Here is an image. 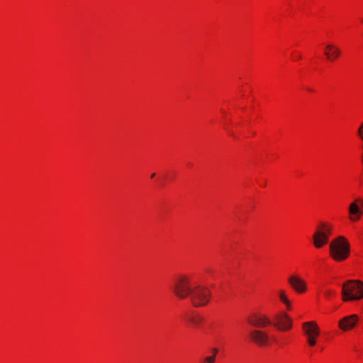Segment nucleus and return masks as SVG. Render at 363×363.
I'll return each instance as SVG.
<instances>
[{"label": "nucleus", "mask_w": 363, "mask_h": 363, "mask_svg": "<svg viewBox=\"0 0 363 363\" xmlns=\"http://www.w3.org/2000/svg\"><path fill=\"white\" fill-rule=\"evenodd\" d=\"M357 136L360 141H363V121L360 123L357 128Z\"/></svg>", "instance_id": "dca6fc26"}, {"label": "nucleus", "mask_w": 363, "mask_h": 363, "mask_svg": "<svg viewBox=\"0 0 363 363\" xmlns=\"http://www.w3.org/2000/svg\"><path fill=\"white\" fill-rule=\"evenodd\" d=\"M292 325V319L285 311L278 313L274 318V325L280 331H288L291 330Z\"/></svg>", "instance_id": "9d476101"}, {"label": "nucleus", "mask_w": 363, "mask_h": 363, "mask_svg": "<svg viewBox=\"0 0 363 363\" xmlns=\"http://www.w3.org/2000/svg\"><path fill=\"white\" fill-rule=\"evenodd\" d=\"M250 341L259 347H270L274 340V337L267 332L259 329H252L248 335Z\"/></svg>", "instance_id": "423d86ee"}, {"label": "nucleus", "mask_w": 363, "mask_h": 363, "mask_svg": "<svg viewBox=\"0 0 363 363\" xmlns=\"http://www.w3.org/2000/svg\"><path fill=\"white\" fill-rule=\"evenodd\" d=\"M174 295L181 299L190 297L191 303L195 307L206 306L210 300L209 290L201 285L191 286V279L186 275L177 277L172 286Z\"/></svg>", "instance_id": "f257e3e1"}, {"label": "nucleus", "mask_w": 363, "mask_h": 363, "mask_svg": "<svg viewBox=\"0 0 363 363\" xmlns=\"http://www.w3.org/2000/svg\"><path fill=\"white\" fill-rule=\"evenodd\" d=\"M363 298V281L351 279L342 286V300L344 302L357 301Z\"/></svg>", "instance_id": "7ed1b4c3"}, {"label": "nucleus", "mask_w": 363, "mask_h": 363, "mask_svg": "<svg viewBox=\"0 0 363 363\" xmlns=\"http://www.w3.org/2000/svg\"><path fill=\"white\" fill-rule=\"evenodd\" d=\"M362 144L360 145V150H361V162L363 165V140L361 141Z\"/></svg>", "instance_id": "f3484780"}, {"label": "nucleus", "mask_w": 363, "mask_h": 363, "mask_svg": "<svg viewBox=\"0 0 363 363\" xmlns=\"http://www.w3.org/2000/svg\"><path fill=\"white\" fill-rule=\"evenodd\" d=\"M276 294L279 302L284 306L286 311H291L293 309V302L289 298L288 290L284 288L279 289Z\"/></svg>", "instance_id": "ddd939ff"}, {"label": "nucleus", "mask_w": 363, "mask_h": 363, "mask_svg": "<svg viewBox=\"0 0 363 363\" xmlns=\"http://www.w3.org/2000/svg\"><path fill=\"white\" fill-rule=\"evenodd\" d=\"M350 255V244L344 236L333 239L330 243V255L336 262L346 260Z\"/></svg>", "instance_id": "f03ea898"}, {"label": "nucleus", "mask_w": 363, "mask_h": 363, "mask_svg": "<svg viewBox=\"0 0 363 363\" xmlns=\"http://www.w3.org/2000/svg\"><path fill=\"white\" fill-rule=\"evenodd\" d=\"M189 320L194 325L198 326L203 321V317L199 314H194L189 318Z\"/></svg>", "instance_id": "2eb2a0df"}, {"label": "nucleus", "mask_w": 363, "mask_h": 363, "mask_svg": "<svg viewBox=\"0 0 363 363\" xmlns=\"http://www.w3.org/2000/svg\"><path fill=\"white\" fill-rule=\"evenodd\" d=\"M288 284L297 294H306L308 290L307 281L298 274H293L287 279Z\"/></svg>", "instance_id": "1a4fd4ad"}, {"label": "nucleus", "mask_w": 363, "mask_h": 363, "mask_svg": "<svg viewBox=\"0 0 363 363\" xmlns=\"http://www.w3.org/2000/svg\"><path fill=\"white\" fill-rule=\"evenodd\" d=\"M218 352V350L217 348H213L211 350L212 354L203 358L200 363H214Z\"/></svg>", "instance_id": "4468645a"}, {"label": "nucleus", "mask_w": 363, "mask_h": 363, "mask_svg": "<svg viewBox=\"0 0 363 363\" xmlns=\"http://www.w3.org/2000/svg\"><path fill=\"white\" fill-rule=\"evenodd\" d=\"M363 214V199L358 198L352 202L349 206L348 218L352 222H357L360 220Z\"/></svg>", "instance_id": "9b49d317"}, {"label": "nucleus", "mask_w": 363, "mask_h": 363, "mask_svg": "<svg viewBox=\"0 0 363 363\" xmlns=\"http://www.w3.org/2000/svg\"><path fill=\"white\" fill-rule=\"evenodd\" d=\"M359 321V317L357 314H351L339 320L338 328L342 332H347L356 328Z\"/></svg>", "instance_id": "f8f14e48"}, {"label": "nucleus", "mask_w": 363, "mask_h": 363, "mask_svg": "<svg viewBox=\"0 0 363 363\" xmlns=\"http://www.w3.org/2000/svg\"><path fill=\"white\" fill-rule=\"evenodd\" d=\"M323 53L327 61L333 62L340 57L342 50L337 43L328 41L323 44Z\"/></svg>", "instance_id": "6e6552de"}, {"label": "nucleus", "mask_w": 363, "mask_h": 363, "mask_svg": "<svg viewBox=\"0 0 363 363\" xmlns=\"http://www.w3.org/2000/svg\"><path fill=\"white\" fill-rule=\"evenodd\" d=\"M302 330L309 347H314L318 344L321 330L315 320L305 322L302 324Z\"/></svg>", "instance_id": "39448f33"}, {"label": "nucleus", "mask_w": 363, "mask_h": 363, "mask_svg": "<svg viewBox=\"0 0 363 363\" xmlns=\"http://www.w3.org/2000/svg\"><path fill=\"white\" fill-rule=\"evenodd\" d=\"M333 228V225L328 222H322L317 225L312 237L313 244L315 248H322L328 242Z\"/></svg>", "instance_id": "20e7f679"}, {"label": "nucleus", "mask_w": 363, "mask_h": 363, "mask_svg": "<svg viewBox=\"0 0 363 363\" xmlns=\"http://www.w3.org/2000/svg\"><path fill=\"white\" fill-rule=\"evenodd\" d=\"M246 321L250 325L256 329L265 328L272 324L269 316L260 311H252L247 316Z\"/></svg>", "instance_id": "0eeeda50"}]
</instances>
